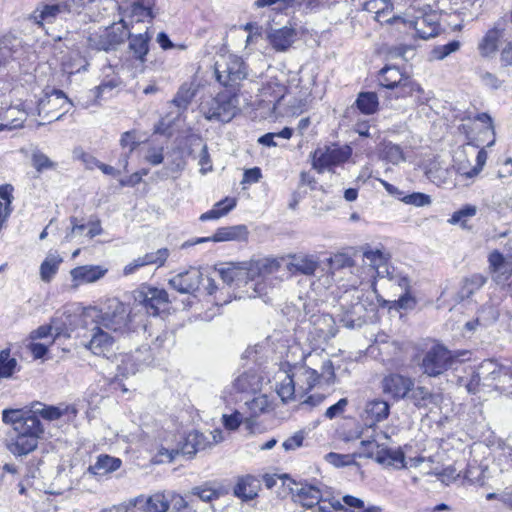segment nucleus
Returning <instances> with one entry per match:
<instances>
[{"label":"nucleus","instance_id":"obj_54","mask_svg":"<svg viewBox=\"0 0 512 512\" xmlns=\"http://www.w3.org/2000/svg\"><path fill=\"white\" fill-rule=\"evenodd\" d=\"M460 42L457 40L451 41L445 45L437 46L432 50V56L436 60H443L450 54L460 49Z\"/></svg>","mask_w":512,"mask_h":512},{"label":"nucleus","instance_id":"obj_7","mask_svg":"<svg viewBox=\"0 0 512 512\" xmlns=\"http://www.w3.org/2000/svg\"><path fill=\"white\" fill-rule=\"evenodd\" d=\"M468 143L473 147L486 145L490 147L495 142V133L491 117L486 113L477 114L468 124L462 125Z\"/></svg>","mask_w":512,"mask_h":512},{"label":"nucleus","instance_id":"obj_36","mask_svg":"<svg viewBox=\"0 0 512 512\" xmlns=\"http://www.w3.org/2000/svg\"><path fill=\"white\" fill-rule=\"evenodd\" d=\"M258 489V480L252 476H245L238 480L234 488V494L243 500H251L257 496Z\"/></svg>","mask_w":512,"mask_h":512},{"label":"nucleus","instance_id":"obj_28","mask_svg":"<svg viewBox=\"0 0 512 512\" xmlns=\"http://www.w3.org/2000/svg\"><path fill=\"white\" fill-rule=\"evenodd\" d=\"M131 506H138L143 512H167L170 502L163 493H155L144 498L139 496L130 502Z\"/></svg>","mask_w":512,"mask_h":512},{"label":"nucleus","instance_id":"obj_47","mask_svg":"<svg viewBox=\"0 0 512 512\" xmlns=\"http://www.w3.org/2000/svg\"><path fill=\"white\" fill-rule=\"evenodd\" d=\"M225 202H227V206L225 209L219 210L218 208H212L211 210L201 214L200 221H208V220H217L221 217L227 215L231 210L236 207L237 201L233 197H226Z\"/></svg>","mask_w":512,"mask_h":512},{"label":"nucleus","instance_id":"obj_27","mask_svg":"<svg viewBox=\"0 0 512 512\" xmlns=\"http://www.w3.org/2000/svg\"><path fill=\"white\" fill-rule=\"evenodd\" d=\"M363 9L374 13V19L380 23L394 24L401 19V16L386 18L393 10V4L389 0H367L363 5Z\"/></svg>","mask_w":512,"mask_h":512},{"label":"nucleus","instance_id":"obj_55","mask_svg":"<svg viewBox=\"0 0 512 512\" xmlns=\"http://www.w3.org/2000/svg\"><path fill=\"white\" fill-rule=\"evenodd\" d=\"M301 3L302 2L299 0H256L254 5L257 8H264L278 4L279 9L286 10L290 8H295L296 6H300Z\"/></svg>","mask_w":512,"mask_h":512},{"label":"nucleus","instance_id":"obj_32","mask_svg":"<svg viewBox=\"0 0 512 512\" xmlns=\"http://www.w3.org/2000/svg\"><path fill=\"white\" fill-rule=\"evenodd\" d=\"M39 439L40 438L34 436L16 434L15 438L8 444V449L14 455H27L37 448Z\"/></svg>","mask_w":512,"mask_h":512},{"label":"nucleus","instance_id":"obj_61","mask_svg":"<svg viewBox=\"0 0 512 512\" xmlns=\"http://www.w3.org/2000/svg\"><path fill=\"white\" fill-rule=\"evenodd\" d=\"M243 417L239 411H234L232 414H223L222 423L227 430L234 431L238 429L242 423Z\"/></svg>","mask_w":512,"mask_h":512},{"label":"nucleus","instance_id":"obj_12","mask_svg":"<svg viewBox=\"0 0 512 512\" xmlns=\"http://www.w3.org/2000/svg\"><path fill=\"white\" fill-rule=\"evenodd\" d=\"M262 379L253 370H248L238 375L231 386L225 388L222 392V398L226 402L235 401L234 395L240 393H257L260 391Z\"/></svg>","mask_w":512,"mask_h":512},{"label":"nucleus","instance_id":"obj_37","mask_svg":"<svg viewBox=\"0 0 512 512\" xmlns=\"http://www.w3.org/2000/svg\"><path fill=\"white\" fill-rule=\"evenodd\" d=\"M486 278L481 274H473L465 278L457 293V297L463 301L469 299L475 292L480 290L485 284Z\"/></svg>","mask_w":512,"mask_h":512},{"label":"nucleus","instance_id":"obj_4","mask_svg":"<svg viewBox=\"0 0 512 512\" xmlns=\"http://www.w3.org/2000/svg\"><path fill=\"white\" fill-rule=\"evenodd\" d=\"M238 99L235 94L222 92L204 100L200 111L207 120L229 122L237 112Z\"/></svg>","mask_w":512,"mask_h":512},{"label":"nucleus","instance_id":"obj_18","mask_svg":"<svg viewBox=\"0 0 512 512\" xmlns=\"http://www.w3.org/2000/svg\"><path fill=\"white\" fill-rule=\"evenodd\" d=\"M121 13L130 18L129 24L131 28H135V24L147 23V26L152 24L154 14L152 12V3L148 0H136L131 3L129 7L123 8L119 6Z\"/></svg>","mask_w":512,"mask_h":512},{"label":"nucleus","instance_id":"obj_19","mask_svg":"<svg viewBox=\"0 0 512 512\" xmlns=\"http://www.w3.org/2000/svg\"><path fill=\"white\" fill-rule=\"evenodd\" d=\"M68 14L62 0L47 4H39L31 13L30 19L37 25L43 26L45 23L52 24L57 18Z\"/></svg>","mask_w":512,"mask_h":512},{"label":"nucleus","instance_id":"obj_22","mask_svg":"<svg viewBox=\"0 0 512 512\" xmlns=\"http://www.w3.org/2000/svg\"><path fill=\"white\" fill-rule=\"evenodd\" d=\"M505 26L506 22L499 20L492 29L486 32L478 44V50L483 57H490L495 54L498 49V42L505 36Z\"/></svg>","mask_w":512,"mask_h":512},{"label":"nucleus","instance_id":"obj_25","mask_svg":"<svg viewBox=\"0 0 512 512\" xmlns=\"http://www.w3.org/2000/svg\"><path fill=\"white\" fill-rule=\"evenodd\" d=\"M122 461L120 458L113 457L107 454L97 456L94 464L90 465L84 472L83 477H103L109 473L118 470L121 467Z\"/></svg>","mask_w":512,"mask_h":512},{"label":"nucleus","instance_id":"obj_48","mask_svg":"<svg viewBox=\"0 0 512 512\" xmlns=\"http://www.w3.org/2000/svg\"><path fill=\"white\" fill-rule=\"evenodd\" d=\"M16 366L17 361L10 357V351L8 349L2 350L0 352V379L11 377Z\"/></svg>","mask_w":512,"mask_h":512},{"label":"nucleus","instance_id":"obj_2","mask_svg":"<svg viewBox=\"0 0 512 512\" xmlns=\"http://www.w3.org/2000/svg\"><path fill=\"white\" fill-rule=\"evenodd\" d=\"M390 436L387 432H379L371 440L360 442L359 457L372 458L383 467H392L394 469L418 468L423 464L433 463L432 457H411L405 461V455L400 449H391L388 447Z\"/></svg>","mask_w":512,"mask_h":512},{"label":"nucleus","instance_id":"obj_20","mask_svg":"<svg viewBox=\"0 0 512 512\" xmlns=\"http://www.w3.org/2000/svg\"><path fill=\"white\" fill-rule=\"evenodd\" d=\"M287 269L292 273L313 276L319 268L320 261L317 256L306 253L288 254Z\"/></svg>","mask_w":512,"mask_h":512},{"label":"nucleus","instance_id":"obj_29","mask_svg":"<svg viewBox=\"0 0 512 512\" xmlns=\"http://www.w3.org/2000/svg\"><path fill=\"white\" fill-rule=\"evenodd\" d=\"M291 491L297 501L306 508H312L322 500V493L320 489L311 484L305 483L296 485L295 488H291Z\"/></svg>","mask_w":512,"mask_h":512},{"label":"nucleus","instance_id":"obj_53","mask_svg":"<svg viewBox=\"0 0 512 512\" xmlns=\"http://www.w3.org/2000/svg\"><path fill=\"white\" fill-rule=\"evenodd\" d=\"M246 405L252 415L257 416L259 414L265 413L268 410L270 402L266 395L261 394L254 397L251 401L246 402Z\"/></svg>","mask_w":512,"mask_h":512},{"label":"nucleus","instance_id":"obj_39","mask_svg":"<svg viewBox=\"0 0 512 512\" xmlns=\"http://www.w3.org/2000/svg\"><path fill=\"white\" fill-rule=\"evenodd\" d=\"M406 77L395 66H386L381 69L379 83L381 86L393 89L397 88Z\"/></svg>","mask_w":512,"mask_h":512},{"label":"nucleus","instance_id":"obj_15","mask_svg":"<svg viewBox=\"0 0 512 512\" xmlns=\"http://www.w3.org/2000/svg\"><path fill=\"white\" fill-rule=\"evenodd\" d=\"M382 391L393 399H402L413 390L414 381L400 374H390L383 378L381 383Z\"/></svg>","mask_w":512,"mask_h":512},{"label":"nucleus","instance_id":"obj_42","mask_svg":"<svg viewBox=\"0 0 512 512\" xmlns=\"http://www.w3.org/2000/svg\"><path fill=\"white\" fill-rule=\"evenodd\" d=\"M286 86L280 83L277 79H271L262 88V95L270 97V102H274V107L284 97Z\"/></svg>","mask_w":512,"mask_h":512},{"label":"nucleus","instance_id":"obj_1","mask_svg":"<svg viewBox=\"0 0 512 512\" xmlns=\"http://www.w3.org/2000/svg\"><path fill=\"white\" fill-rule=\"evenodd\" d=\"M281 263L276 258H262L244 263H231L218 269L223 282L241 290L239 297L256 298L267 294L266 277L279 271Z\"/></svg>","mask_w":512,"mask_h":512},{"label":"nucleus","instance_id":"obj_14","mask_svg":"<svg viewBox=\"0 0 512 512\" xmlns=\"http://www.w3.org/2000/svg\"><path fill=\"white\" fill-rule=\"evenodd\" d=\"M203 281V273L199 268L190 267L169 279V285L181 294H194Z\"/></svg>","mask_w":512,"mask_h":512},{"label":"nucleus","instance_id":"obj_64","mask_svg":"<svg viewBox=\"0 0 512 512\" xmlns=\"http://www.w3.org/2000/svg\"><path fill=\"white\" fill-rule=\"evenodd\" d=\"M73 154L76 159L83 162L87 169L92 170L95 167H98L100 161L97 160L93 155L83 151L82 149H75Z\"/></svg>","mask_w":512,"mask_h":512},{"label":"nucleus","instance_id":"obj_60","mask_svg":"<svg viewBox=\"0 0 512 512\" xmlns=\"http://www.w3.org/2000/svg\"><path fill=\"white\" fill-rule=\"evenodd\" d=\"M486 160H487V152L485 151L484 148H481L478 152H477V156H476V165L471 168L469 171L467 172H464L463 175L466 177V178H473L475 177L476 175H478L480 173V171L482 170L483 166L485 165L486 163Z\"/></svg>","mask_w":512,"mask_h":512},{"label":"nucleus","instance_id":"obj_17","mask_svg":"<svg viewBox=\"0 0 512 512\" xmlns=\"http://www.w3.org/2000/svg\"><path fill=\"white\" fill-rule=\"evenodd\" d=\"M114 341L112 331L94 324L91 328V339L86 347L95 355L106 356L112 350Z\"/></svg>","mask_w":512,"mask_h":512},{"label":"nucleus","instance_id":"obj_45","mask_svg":"<svg viewBox=\"0 0 512 512\" xmlns=\"http://www.w3.org/2000/svg\"><path fill=\"white\" fill-rule=\"evenodd\" d=\"M476 213L477 207L475 205H465L461 209L455 211L448 222L452 225H460L462 228H466L467 220L474 217Z\"/></svg>","mask_w":512,"mask_h":512},{"label":"nucleus","instance_id":"obj_30","mask_svg":"<svg viewBox=\"0 0 512 512\" xmlns=\"http://www.w3.org/2000/svg\"><path fill=\"white\" fill-rule=\"evenodd\" d=\"M296 32L293 28L284 26L280 29L271 30L268 39L276 51H286L295 41Z\"/></svg>","mask_w":512,"mask_h":512},{"label":"nucleus","instance_id":"obj_5","mask_svg":"<svg viewBox=\"0 0 512 512\" xmlns=\"http://www.w3.org/2000/svg\"><path fill=\"white\" fill-rule=\"evenodd\" d=\"M215 75L219 83L236 90L248 73L244 61L233 54L222 55L215 63Z\"/></svg>","mask_w":512,"mask_h":512},{"label":"nucleus","instance_id":"obj_35","mask_svg":"<svg viewBox=\"0 0 512 512\" xmlns=\"http://www.w3.org/2000/svg\"><path fill=\"white\" fill-rule=\"evenodd\" d=\"M17 435L34 436L41 438L44 433L42 423L36 415L25 417L14 429Z\"/></svg>","mask_w":512,"mask_h":512},{"label":"nucleus","instance_id":"obj_51","mask_svg":"<svg viewBox=\"0 0 512 512\" xmlns=\"http://www.w3.org/2000/svg\"><path fill=\"white\" fill-rule=\"evenodd\" d=\"M412 399L418 406H425L428 403H436L437 396L432 394L426 387L418 386L412 392Z\"/></svg>","mask_w":512,"mask_h":512},{"label":"nucleus","instance_id":"obj_3","mask_svg":"<svg viewBox=\"0 0 512 512\" xmlns=\"http://www.w3.org/2000/svg\"><path fill=\"white\" fill-rule=\"evenodd\" d=\"M85 316L91 318L94 324L114 333L125 330L130 321L127 306L117 298L109 299L104 309H86Z\"/></svg>","mask_w":512,"mask_h":512},{"label":"nucleus","instance_id":"obj_34","mask_svg":"<svg viewBox=\"0 0 512 512\" xmlns=\"http://www.w3.org/2000/svg\"><path fill=\"white\" fill-rule=\"evenodd\" d=\"M488 260L490 269L497 274L495 276V280L497 282L501 281V275L506 274L503 278V280H506L512 274V265L510 261L506 260L500 252L493 251L490 253Z\"/></svg>","mask_w":512,"mask_h":512},{"label":"nucleus","instance_id":"obj_57","mask_svg":"<svg viewBox=\"0 0 512 512\" xmlns=\"http://www.w3.org/2000/svg\"><path fill=\"white\" fill-rule=\"evenodd\" d=\"M402 201L406 204L416 207H424L432 203L431 197L429 195L420 192H414L412 194L406 195L402 198Z\"/></svg>","mask_w":512,"mask_h":512},{"label":"nucleus","instance_id":"obj_13","mask_svg":"<svg viewBox=\"0 0 512 512\" xmlns=\"http://www.w3.org/2000/svg\"><path fill=\"white\" fill-rule=\"evenodd\" d=\"M404 25H409L416 31V35L424 40L435 37L439 31V15L435 11L422 13L412 19L401 17L400 21Z\"/></svg>","mask_w":512,"mask_h":512},{"label":"nucleus","instance_id":"obj_38","mask_svg":"<svg viewBox=\"0 0 512 512\" xmlns=\"http://www.w3.org/2000/svg\"><path fill=\"white\" fill-rule=\"evenodd\" d=\"M397 88L399 89L397 97H415L416 102L420 104L427 102L429 99L424 95L423 88L408 77Z\"/></svg>","mask_w":512,"mask_h":512},{"label":"nucleus","instance_id":"obj_40","mask_svg":"<svg viewBox=\"0 0 512 512\" xmlns=\"http://www.w3.org/2000/svg\"><path fill=\"white\" fill-rule=\"evenodd\" d=\"M196 95V87L193 83H183L171 101L178 109L185 110Z\"/></svg>","mask_w":512,"mask_h":512},{"label":"nucleus","instance_id":"obj_52","mask_svg":"<svg viewBox=\"0 0 512 512\" xmlns=\"http://www.w3.org/2000/svg\"><path fill=\"white\" fill-rule=\"evenodd\" d=\"M169 256V250L167 248L158 249L155 252L146 253L142 256L145 266L156 265L161 267L166 262Z\"/></svg>","mask_w":512,"mask_h":512},{"label":"nucleus","instance_id":"obj_21","mask_svg":"<svg viewBox=\"0 0 512 512\" xmlns=\"http://www.w3.org/2000/svg\"><path fill=\"white\" fill-rule=\"evenodd\" d=\"M248 228L246 225H234L221 227L216 230L213 236L198 238L194 244L204 243L208 241L225 242V241H246L248 238Z\"/></svg>","mask_w":512,"mask_h":512},{"label":"nucleus","instance_id":"obj_33","mask_svg":"<svg viewBox=\"0 0 512 512\" xmlns=\"http://www.w3.org/2000/svg\"><path fill=\"white\" fill-rule=\"evenodd\" d=\"M382 278L386 279V287L394 294V296L398 295L402 290L410 289L409 278L397 271L394 267H391L388 270V273H385Z\"/></svg>","mask_w":512,"mask_h":512},{"label":"nucleus","instance_id":"obj_23","mask_svg":"<svg viewBox=\"0 0 512 512\" xmlns=\"http://www.w3.org/2000/svg\"><path fill=\"white\" fill-rule=\"evenodd\" d=\"M389 414V403L385 400L375 398L366 402L361 416L364 421L370 425V428H372L376 423L387 419Z\"/></svg>","mask_w":512,"mask_h":512},{"label":"nucleus","instance_id":"obj_16","mask_svg":"<svg viewBox=\"0 0 512 512\" xmlns=\"http://www.w3.org/2000/svg\"><path fill=\"white\" fill-rule=\"evenodd\" d=\"M129 37L128 49L133 54L134 59L139 63L140 70L143 71L146 62V56L149 52V42L152 38L150 26H145L143 32L133 34L127 30Z\"/></svg>","mask_w":512,"mask_h":512},{"label":"nucleus","instance_id":"obj_31","mask_svg":"<svg viewBox=\"0 0 512 512\" xmlns=\"http://www.w3.org/2000/svg\"><path fill=\"white\" fill-rule=\"evenodd\" d=\"M295 383L300 393L310 391L319 381V374L316 370L300 367L293 373Z\"/></svg>","mask_w":512,"mask_h":512},{"label":"nucleus","instance_id":"obj_58","mask_svg":"<svg viewBox=\"0 0 512 512\" xmlns=\"http://www.w3.org/2000/svg\"><path fill=\"white\" fill-rule=\"evenodd\" d=\"M32 164L38 172L55 167V163L40 151H36L32 154Z\"/></svg>","mask_w":512,"mask_h":512},{"label":"nucleus","instance_id":"obj_56","mask_svg":"<svg viewBox=\"0 0 512 512\" xmlns=\"http://www.w3.org/2000/svg\"><path fill=\"white\" fill-rule=\"evenodd\" d=\"M398 300L394 301V307L403 310H411L416 306V299L410 293V289L402 290Z\"/></svg>","mask_w":512,"mask_h":512},{"label":"nucleus","instance_id":"obj_6","mask_svg":"<svg viewBox=\"0 0 512 512\" xmlns=\"http://www.w3.org/2000/svg\"><path fill=\"white\" fill-rule=\"evenodd\" d=\"M127 37V22L120 19L119 24H112L108 27H101L90 32L87 41L88 46L97 51L115 50Z\"/></svg>","mask_w":512,"mask_h":512},{"label":"nucleus","instance_id":"obj_11","mask_svg":"<svg viewBox=\"0 0 512 512\" xmlns=\"http://www.w3.org/2000/svg\"><path fill=\"white\" fill-rule=\"evenodd\" d=\"M71 102L63 91L52 89L38 102V115L48 122L59 120L68 112Z\"/></svg>","mask_w":512,"mask_h":512},{"label":"nucleus","instance_id":"obj_41","mask_svg":"<svg viewBox=\"0 0 512 512\" xmlns=\"http://www.w3.org/2000/svg\"><path fill=\"white\" fill-rule=\"evenodd\" d=\"M62 258L57 254H49L40 265V278L43 282H50L59 269Z\"/></svg>","mask_w":512,"mask_h":512},{"label":"nucleus","instance_id":"obj_59","mask_svg":"<svg viewBox=\"0 0 512 512\" xmlns=\"http://www.w3.org/2000/svg\"><path fill=\"white\" fill-rule=\"evenodd\" d=\"M191 495L197 496L204 502H211L219 497V493L215 489L206 486L194 487L191 490Z\"/></svg>","mask_w":512,"mask_h":512},{"label":"nucleus","instance_id":"obj_63","mask_svg":"<svg viewBox=\"0 0 512 512\" xmlns=\"http://www.w3.org/2000/svg\"><path fill=\"white\" fill-rule=\"evenodd\" d=\"M95 0H62L68 14H79L86 6Z\"/></svg>","mask_w":512,"mask_h":512},{"label":"nucleus","instance_id":"obj_10","mask_svg":"<svg viewBox=\"0 0 512 512\" xmlns=\"http://www.w3.org/2000/svg\"><path fill=\"white\" fill-rule=\"evenodd\" d=\"M133 297L134 301L151 316H158L161 309L170 303L169 295L165 289L150 285H141L133 292Z\"/></svg>","mask_w":512,"mask_h":512},{"label":"nucleus","instance_id":"obj_44","mask_svg":"<svg viewBox=\"0 0 512 512\" xmlns=\"http://www.w3.org/2000/svg\"><path fill=\"white\" fill-rule=\"evenodd\" d=\"M357 107L364 114H373L378 108V97L374 92H362L357 98Z\"/></svg>","mask_w":512,"mask_h":512},{"label":"nucleus","instance_id":"obj_49","mask_svg":"<svg viewBox=\"0 0 512 512\" xmlns=\"http://www.w3.org/2000/svg\"><path fill=\"white\" fill-rule=\"evenodd\" d=\"M33 412L49 421L57 420L64 414V410L60 407L46 406L41 403H36L33 406Z\"/></svg>","mask_w":512,"mask_h":512},{"label":"nucleus","instance_id":"obj_26","mask_svg":"<svg viewBox=\"0 0 512 512\" xmlns=\"http://www.w3.org/2000/svg\"><path fill=\"white\" fill-rule=\"evenodd\" d=\"M363 264L370 268V270L373 272L371 277L373 278H381L385 273H388V270L391 268L388 264V258L387 256L380 251L379 249L376 250H365L363 252V258H362Z\"/></svg>","mask_w":512,"mask_h":512},{"label":"nucleus","instance_id":"obj_62","mask_svg":"<svg viewBox=\"0 0 512 512\" xmlns=\"http://www.w3.org/2000/svg\"><path fill=\"white\" fill-rule=\"evenodd\" d=\"M479 316L485 325H489L498 319L499 311L494 305L487 304L482 307Z\"/></svg>","mask_w":512,"mask_h":512},{"label":"nucleus","instance_id":"obj_24","mask_svg":"<svg viewBox=\"0 0 512 512\" xmlns=\"http://www.w3.org/2000/svg\"><path fill=\"white\" fill-rule=\"evenodd\" d=\"M107 269L99 265L79 266L70 271L73 287L94 283L105 276Z\"/></svg>","mask_w":512,"mask_h":512},{"label":"nucleus","instance_id":"obj_9","mask_svg":"<svg viewBox=\"0 0 512 512\" xmlns=\"http://www.w3.org/2000/svg\"><path fill=\"white\" fill-rule=\"evenodd\" d=\"M453 363V355L441 344H434L424 354L419 363L423 373L436 377L447 371Z\"/></svg>","mask_w":512,"mask_h":512},{"label":"nucleus","instance_id":"obj_8","mask_svg":"<svg viewBox=\"0 0 512 512\" xmlns=\"http://www.w3.org/2000/svg\"><path fill=\"white\" fill-rule=\"evenodd\" d=\"M352 147L349 145L331 144L318 148L312 156V166L319 173L331 170L332 167L342 165L352 156Z\"/></svg>","mask_w":512,"mask_h":512},{"label":"nucleus","instance_id":"obj_43","mask_svg":"<svg viewBox=\"0 0 512 512\" xmlns=\"http://www.w3.org/2000/svg\"><path fill=\"white\" fill-rule=\"evenodd\" d=\"M381 157L393 165H399L405 161L402 148L392 142H388L383 145Z\"/></svg>","mask_w":512,"mask_h":512},{"label":"nucleus","instance_id":"obj_50","mask_svg":"<svg viewBox=\"0 0 512 512\" xmlns=\"http://www.w3.org/2000/svg\"><path fill=\"white\" fill-rule=\"evenodd\" d=\"M296 386L294 376L287 375L277 389V393L282 401L286 402L293 398L296 392Z\"/></svg>","mask_w":512,"mask_h":512},{"label":"nucleus","instance_id":"obj_46","mask_svg":"<svg viewBox=\"0 0 512 512\" xmlns=\"http://www.w3.org/2000/svg\"><path fill=\"white\" fill-rule=\"evenodd\" d=\"M186 161L182 155H178L175 159L170 161L163 171L157 172L156 175L159 176L160 179H167L170 174H176L174 178H177L182 171L185 169Z\"/></svg>","mask_w":512,"mask_h":512}]
</instances>
